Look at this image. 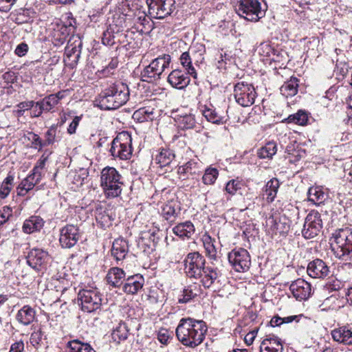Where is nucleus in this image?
Returning <instances> with one entry per match:
<instances>
[{"label": "nucleus", "instance_id": "1", "mask_svg": "<svg viewBox=\"0 0 352 352\" xmlns=\"http://www.w3.org/2000/svg\"><path fill=\"white\" fill-rule=\"evenodd\" d=\"M208 327L202 320L182 318L175 329L178 340L184 346L195 348L204 340Z\"/></svg>", "mask_w": 352, "mask_h": 352}, {"label": "nucleus", "instance_id": "2", "mask_svg": "<svg viewBox=\"0 0 352 352\" xmlns=\"http://www.w3.org/2000/svg\"><path fill=\"white\" fill-rule=\"evenodd\" d=\"M129 89L126 84L116 81L111 83L96 98V105L103 110L116 109L129 100Z\"/></svg>", "mask_w": 352, "mask_h": 352}, {"label": "nucleus", "instance_id": "3", "mask_svg": "<svg viewBox=\"0 0 352 352\" xmlns=\"http://www.w3.org/2000/svg\"><path fill=\"white\" fill-rule=\"evenodd\" d=\"M332 250L336 257L342 261L352 260V228L337 229L332 234Z\"/></svg>", "mask_w": 352, "mask_h": 352}, {"label": "nucleus", "instance_id": "4", "mask_svg": "<svg viewBox=\"0 0 352 352\" xmlns=\"http://www.w3.org/2000/svg\"><path fill=\"white\" fill-rule=\"evenodd\" d=\"M122 175L113 167L107 166L100 173V186L105 196L116 198L121 195L123 182Z\"/></svg>", "mask_w": 352, "mask_h": 352}, {"label": "nucleus", "instance_id": "5", "mask_svg": "<svg viewBox=\"0 0 352 352\" xmlns=\"http://www.w3.org/2000/svg\"><path fill=\"white\" fill-rule=\"evenodd\" d=\"M170 60L169 54H164L153 59L141 72V80L148 83H153L160 80L164 70L168 67Z\"/></svg>", "mask_w": 352, "mask_h": 352}, {"label": "nucleus", "instance_id": "6", "mask_svg": "<svg viewBox=\"0 0 352 352\" xmlns=\"http://www.w3.org/2000/svg\"><path fill=\"white\" fill-rule=\"evenodd\" d=\"M109 152L114 159L129 160L133 154L131 135L126 131L119 133L111 142Z\"/></svg>", "mask_w": 352, "mask_h": 352}, {"label": "nucleus", "instance_id": "7", "mask_svg": "<svg viewBox=\"0 0 352 352\" xmlns=\"http://www.w3.org/2000/svg\"><path fill=\"white\" fill-rule=\"evenodd\" d=\"M78 300L83 311L91 313L99 309L102 305V294L97 288H84L79 291Z\"/></svg>", "mask_w": 352, "mask_h": 352}, {"label": "nucleus", "instance_id": "8", "mask_svg": "<svg viewBox=\"0 0 352 352\" xmlns=\"http://www.w3.org/2000/svg\"><path fill=\"white\" fill-rule=\"evenodd\" d=\"M236 11L240 16L250 21H258L264 16L258 0H239Z\"/></svg>", "mask_w": 352, "mask_h": 352}, {"label": "nucleus", "instance_id": "9", "mask_svg": "<svg viewBox=\"0 0 352 352\" xmlns=\"http://www.w3.org/2000/svg\"><path fill=\"white\" fill-rule=\"evenodd\" d=\"M184 263L186 275L189 278L198 279L206 267V259L199 252H193L187 254Z\"/></svg>", "mask_w": 352, "mask_h": 352}, {"label": "nucleus", "instance_id": "10", "mask_svg": "<svg viewBox=\"0 0 352 352\" xmlns=\"http://www.w3.org/2000/svg\"><path fill=\"white\" fill-rule=\"evenodd\" d=\"M151 17L163 19L170 16L175 8V0H146Z\"/></svg>", "mask_w": 352, "mask_h": 352}, {"label": "nucleus", "instance_id": "11", "mask_svg": "<svg viewBox=\"0 0 352 352\" xmlns=\"http://www.w3.org/2000/svg\"><path fill=\"white\" fill-rule=\"evenodd\" d=\"M256 93L254 86L245 82L236 83L234 88L236 102L242 107H250L254 103Z\"/></svg>", "mask_w": 352, "mask_h": 352}, {"label": "nucleus", "instance_id": "12", "mask_svg": "<svg viewBox=\"0 0 352 352\" xmlns=\"http://www.w3.org/2000/svg\"><path fill=\"white\" fill-rule=\"evenodd\" d=\"M228 259L232 268L237 272H245L251 265L250 255L247 250L242 248L230 252Z\"/></svg>", "mask_w": 352, "mask_h": 352}, {"label": "nucleus", "instance_id": "13", "mask_svg": "<svg viewBox=\"0 0 352 352\" xmlns=\"http://www.w3.org/2000/svg\"><path fill=\"white\" fill-rule=\"evenodd\" d=\"M322 228V220L320 214L316 210H311L306 217L302 235L305 239H309L316 236Z\"/></svg>", "mask_w": 352, "mask_h": 352}, {"label": "nucleus", "instance_id": "14", "mask_svg": "<svg viewBox=\"0 0 352 352\" xmlns=\"http://www.w3.org/2000/svg\"><path fill=\"white\" fill-rule=\"evenodd\" d=\"M80 237L79 228L73 224H67L60 230L59 242L62 248H71L77 243Z\"/></svg>", "mask_w": 352, "mask_h": 352}, {"label": "nucleus", "instance_id": "15", "mask_svg": "<svg viewBox=\"0 0 352 352\" xmlns=\"http://www.w3.org/2000/svg\"><path fill=\"white\" fill-rule=\"evenodd\" d=\"M289 289L294 297L298 300H307L311 293V284L302 278L294 281L291 284Z\"/></svg>", "mask_w": 352, "mask_h": 352}, {"label": "nucleus", "instance_id": "16", "mask_svg": "<svg viewBox=\"0 0 352 352\" xmlns=\"http://www.w3.org/2000/svg\"><path fill=\"white\" fill-rule=\"evenodd\" d=\"M307 272L309 276L314 278H324L330 273L329 267L320 258H316L309 262L307 265Z\"/></svg>", "mask_w": 352, "mask_h": 352}, {"label": "nucleus", "instance_id": "17", "mask_svg": "<svg viewBox=\"0 0 352 352\" xmlns=\"http://www.w3.org/2000/svg\"><path fill=\"white\" fill-rule=\"evenodd\" d=\"M189 75L188 72H184L181 69H174L169 74L167 80L173 87L184 89L190 82Z\"/></svg>", "mask_w": 352, "mask_h": 352}, {"label": "nucleus", "instance_id": "18", "mask_svg": "<svg viewBox=\"0 0 352 352\" xmlns=\"http://www.w3.org/2000/svg\"><path fill=\"white\" fill-rule=\"evenodd\" d=\"M48 256L47 252L42 249L34 248L28 254L27 263L32 268L39 270L41 267L47 263Z\"/></svg>", "mask_w": 352, "mask_h": 352}, {"label": "nucleus", "instance_id": "19", "mask_svg": "<svg viewBox=\"0 0 352 352\" xmlns=\"http://www.w3.org/2000/svg\"><path fill=\"white\" fill-rule=\"evenodd\" d=\"M144 285V277L140 274H136L126 278L122 288L126 294L133 295L141 290Z\"/></svg>", "mask_w": 352, "mask_h": 352}, {"label": "nucleus", "instance_id": "20", "mask_svg": "<svg viewBox=\"0 0 352 352\" xmlns=\"http://www.w3.org/2000/svg\"><path fill=\"white\" fill-rule=\"evenodd\" d=\"M125 279L126 274L124 271L117 267L110 268L106 276L107 283L114 288L122 287Z\"/></svg>", "mask_w": 352, "mask_h": 352}, {"label": "nucleus", "instance_id": "21", "mask_svg": "<svg viewBox=\"0 0 352 352\" xmlns=\"http://www.w3.org/2000/svg\"><path fill=\"white\" fill-rule=\"evenodd\" d=\"M179 214L180 206L177 201L170 200L162 207L161 215L170 223L175 222Z\"/></svg>", "mask_w": 352, "mask_h": 352}, {"label": "nucleus", "instance_id": "22", "mask_svg": "<svg viewBox=\"0 0 352 352\" xmlns=\"http://www.w3.org/2000/svg\"><path fill=\"white\" fill-rule=\"evenodd\" d=\"M82 42L80 41H75L74 43H68L65 47V54L67 61H69L71 67L76 66L79 60L81 54ZM67 61V60H65Z\"/></svg>", "mask_w": 352, "mask_h": 352}, {"label": "nucleus", "instance_id": "23", "mask_svg": "<svg viewBox=\"0 0 352 352\" xmlns=\"http://www.w3.org/2000/svg\"><path fill=\"white\" fill-rule=\"evenodd\" d=\"M201 112L206 119L213 124H223L229 119V116L227 113L225 115L220 114L212 105H204L202 107ZM226 113H228V111Z\"/></svg>", "mask_w": 352, "mask_h": 352}, {"label": "nucleus", "instance_id": "24", "mask_svg": "<svg viewBox=\"0 0 352 352\" xmlns=\"http://www.w3.org/2000/svg\"><path fill=\"white\" fill-rule=\"evenodd\" d=\"M283 346L280 338L274 335L267 336L260 345V352H283Z\"/></svg>", "mask_w": 352, "mask_h": 352}, {"label": "nucleus", "instance_id": "25", "mask_svg": "<svg viewBox=\"0 0 352 352\" xmlns=\"http://www.w3.org/2000/svg\"><path fill=\"white\" fill-rule=\"evenodd\" d=\"M111 252V256L117 262L124 260L129 252L127 241L120 238L115 239Z\"/></svg>", "mask_w": 352, "mask_h": 352}, {"label": "nucleus", "instance_id": "26", "mask_svg": "<svg viewBox=\"0 0 352 352\" xmlns=\"http://www.w3.org/2000/svg\"><path fill=\"white\" fill-rule=\"evenodd\" d=\"M221 276V272L217 267H205L201 273L200 281L205 288H210L214 281Z\"/></svg>", "mask_w": 352, "mask_h": 352}, {"label": "nucleus", "instance_id": "27", "mask_svg": "<svg viewBox=\"0 0 352 352\" xmlns=\"http://www.w3.org/2000/svg\"><path fill=\"white\" fill-rule=\"evenodd\" d=\"M195 232V226L190 221L179 223L173 228V232L182 240L190 239Z\"/></svg>", "mask_w": 352, "mask_h": 352}, {"label": "nucleus", "instance_id": "28", "mask_svg": "<svg viewBox=\"0 0 352 352\" xmlns=\"http://www.w3.org/2000/svg\"><path fill=\"white\" fill-rule=\"evenodd\" d=\"M331 336L334 341L349 346H352V331L343 326L333 329Z\"/></svg>", "mask_w": 352, "mask_h": 352}, {"label": "nucleus", "instance_id": "29", "mask_svg": "<svg viewBox=\"0 0 352 352\" xmlns=\"http://www.w3.org/2000/svg\"><path fill=\"white\" fill-rule=\"evenodd\" d=\"M36 311L29 305H24L16 314V320L23 325L30 324L35 319Z\"/></svg>", "mask_w": 352, "mask_h": 352}, {"label": "nucleus", "instance_id": "30", "mask_svg": "<svg viewBox=\"0 0 352 352\" xmlns=\"http://www.w3.org/2000/svg\"><path fill=\"white\" fill-rule=\"evenodd\" d=\"M280 187L279 181L276 178H273L268 181L263 188V198L266 199L267 203H272L276 197L278 188Z\"/></svg>", "mask_w": 352, "mask_h": 352}, {"label": "nucleus", "instance_id": "31", "mask_svg": "<svg viewBox=\"0 0 352 352\" xmlns=\"http://www.w3.org/2000/svg\"><path fill=\"white\" fill-rule=\"evenodd\" d=\"M155 109L151 107H144L136 110L133 114V118L139 122L152 121L155 116Z\"/></svg>", "mask_w": 352, "mask_h": 352}, {"label": "nucleus", "instance_id": "32", "mask_svg": "<svg viewBox=\"0 0 352 352\" xmlns=\"http://www.w3.org/2000/svg\"><path fill=\"white\" fill-rule=\"evenodd\" d=\"M44 221L43 219L38 216H32L26 219L23 225V230L27 234H32L39 231L43 226Z\"/></svg>", "mask_w": 352, "mask_h": 352}, {"label": "nucleus", "instance_id": "33", "mask_svg": "<svg viewBox=\"0 0 352 352\" xmlns=\"http://www.w3.org/2000/svg\"><path fill=\"white\" fill-rule=\"evenodd\" d=\"M66 348L67 352H96L89 343L83 342L78 339L67 342Z\"/></svg>", "mask_w": 352, "mask_h": 352}, {"label": "nucleus", "instance_id": "34", "mask_svg": "<svg viewBox=\"0 0 352 352\" xmlns=\"http://www.w3.org/2000/svg\"><path fill=\"white\" fill-rule=\"evenodd\" d=\"M299 80L296 77H291L280 87V94L286 98L295 96L298 93Z\"/></svg>", "mask_w": 352, "mask_h": 352}, {"label": "nucleus", "instance_id": "35", "mask_svg": "<svg viewBox=\"0 0 352 352\" xmlns=\"http://www.w3.org/2000/svg\"><path fill=\"white\" fill-rule=\"evenodd\" d=\"M307 195L309 201L318 206L323 204L327 198V194L323 191L321 186L309 188Z\"/></svg>", "mask_w": 352, "mask_h": 352}, {"label": "nucleus", "instance_id": "36", "mask_svg": "<svg viewBox=\"0 0 352 352\" xmlns=\"http://www.w3.org/2000/svg\"><path fill=\"white\" fill-rule=\"evenodd\" d=\"M56 100V97L51 94L41 101L35 102V108L38 107V111L37 113H34V116H40L43 111H50L58 104Z\"/></svg>", "mask_w": 352, "mask_h": 352}, {"label": "nucleus", "instance_id": "37", "mask_svg": "<svg viewBox=\"0 0 352 352\" xmlns=\"http://www.w3.org/2000/svg\"><path fill=\"white\" fill-rule=\"evenodd\" d=\"M200 286L197 284L188 285L183 290V294L178 298L179 303H187L198 295Z\"/></svg>", "mask_w": 352, "mask_h": 352}, {"label": "nucleus", "instance_id": "38", "mask_svg": "<svg viewBox=\"0 0 352 352\" xmlns=\"http://www.w3.org/2000/svg\"><path fill=\"white\" fill-rule=\"evenodd\" d=\"M276 152V144L274 142H269L257 151V155L261 159H271Z\"/></svg>", "mask_w": 352, "mask_h": 352}, {"label": "nucleus", "instance_id": "39", "mask_svg": "<svg viewBox=\"0 0 352 352\" xmlns=\"http://www.w3.org/2000/svg\"><path fill=\"white\" fill-rule=\"evenodd\" d=\"M175 158V154L173 151L166 148H162L155 157L156 163L160 166L164 167L169 165Z\"/></svg>", "mask_w": 352, "mask_h": 352}, {"label": "nucleus", "instance_id": "40", "mask_svg": "<svg viewBox=\"0 0 352 352\" xmlns=\"http://www.w3.org/2000/svg\"><path fill=\"white\" fill-rule=\"evenodd\" d=\"M128 333L129 330L126 324L120 322L113 329L111 337L114 342L120 343L127 338Z\"/></svg>", "mask_w": 352, "mask_h": 352}, {"label": "nucleus", "instance_id": "41", "mask_svg": "<svg viewBox=\"0 0 352 352\" xmlns=\"http://www.w3.org/2000/svg\"><path fill=\"white\" fill-rule=\"evenodd\" d=\"M179 60L181 65L186 69L188 74H189L194 78H197V72L195 67L192 65V60L189 55V52H183L180 56Z\"/></svg>", "mask_w": 352, "mask_h": 352}, {"label": "nucleus", "instance_id": "42", "mask_svg": "<svg viewBox=\"0 0 352 352\" xmlns=\"http://www.w3.org/2000/svg\"><path fill=\"white\" fill-rule=\"evenodd\" d=\"M304 317L303 315H298V316H289L284 318H281L278 316H274L271 319L270 323L272 327H278L284 323H290L293 321L298 322L300 318Z\"/></svg>", "mask_w": 352, "mask_h": 352}, {"label": "nucleus", "instance_id": "43", "mask_svg": "<svg viewBox=\"0 0 352 352\" xmlns=\"http://www.w3.org/2000/svg\"><path fill=\"white\" fill-rule=\"evenodd\" d=\"M177 122L179 126L184 129H192L195 126V119L191 113L185 115H179Z\"/></svg>", "mask_w": 352, "mask_h": 352}, {"label": "nucleus", "instance_id": "44", "mask_svg": "<svg viewBox=\"0 0 352 352\" xmlns=\"http://www.w3.org/2000/svg\"><path fill=\"white\" fill-rule=\"evenodd\" d=\"M219 176V170L212 167H208L205 170L202 177V182L206 185H212Z\"/></svg>", "mask_w": 352, "mask_h": 352}, {"label": "nucleus", "instance_id": "45", "mask_svg": "<svg viewBox=\"0 0 352 352\" xmlns=\"http://www.w3.org/2000/svg\"><path fill=\"white\" fill-rule=\"evenodd\" d=\"M14 176L8 175L1 184L0 188V197L6 198L13 187Z\"/></svg>", "mask_w": 352, "mask_h": 352}, {"label": "nucleus", "instance_id": "46", "mask_svg": "<svg viewBox=\"0 0 352 352\" xmlns=\"http://www.w3.org/2000/svg\"><path fill=\"white\" fill-rule=\"evenodd\" d=\"M307 120V115L302 111H298L296 113L290 115L285 119L288 123H295L299 125L306 124Z\"/></svg>", "mask_w": 352, "mask_h": 352}, {"label": "nucleus", "instance_id": "47", "mask_svg": "<svg viewBox=\"0 0 352 352\" xmlns=\"http://www.w3.org/2000/svg\"><path fill=\"white\" fill-rule=\"evenodd\" d=\"M204 245L208 258L211 260L216 261L217 252L210 236H206L204 241Z\"/></svg>", "mask_w": 352, "mask_h": 352}, {"label": "nucleus", "instance_id": "48", "mask_svg": "<svg viewBox=\"0 0 352 352\" xmlns=\"http://www.w3.org/2000/svg\"><path fill=\"white\" fill-rule=\"evenodd\" d=\"M56 131H57V126L55 124H53L48 129V130L45 133V139L44 140V144H45L46 146L53 144L55 142L57 141Z\"/></svg>", "mask_w": 352, "mask_h": 352}, {"label": "nucleus", "instance_id": "49", "mask_svg": "<svg viewBox=\"0 0 352 352\" xmlns=\"http://www.w3.org/2000/svg\"><path fill=\"white\" fill-rule=\"evenodd\" d=\"M258 53L264 57H270L275 53V50L267 42H263L258 47Z\"/></svg>", "mask_w": 352, "mask_h": 352}, {"label": "nucleus", "instance_id": "50", "mask_svg": "<svg viewBox=\"0 0 352 352\" xmlns=\"http://www.w3.org/2000/svg\"><path fill=\"white\" fill-rule=\"evenodd\" d=\"M242 184L240 181L236 179L230 180L225 188L226 191L230 195H234L236 191L241 189Z\"/></svg>", "mask_w": 352, "mask_h": 352}, {"label": "nucleus", "instance_id": "51", "mask_svg": "<svg viewBox=\"0 0 352 352\" xmlns=\"http://www.w3.org/2000/svg\"><path fill=\"white\" fill-rule=\"evenodd\" d=\"M35 104L33 100L21 102L17 104L18 109L15 111L17 117L24 114L25 111L32 109Z\"/></svg>", "mask_w": 352, "mask_h": 352}, {"label": "nucleus", "instance_id": "52", "mask_svg": "<svg viewBox=\"0 0 352 352\" xmlns=\"http://www.w3.org/2000/svg\"><path fill=\"white\" fill-rule=\"evenodd\" d=\"M41 179V177L40 175H36L34 173H32L22 182H27L25 183V186L28 188V190H30L34 187L36 184H37L40 182Z\"/></svg>", "mask_w": 352, "mask_h": 352}, {"label": "nucleus", "instance_id": "53", "mask_svg": "<svg viewBox=\"0 0 352 352\" xmlns=\"http://www.w3.org/2000/svg\"><path fill=\"white\" fill-rule=\"evenodd\" d=\"M47 160V157L44 156L43 155L41 157V158L37 161L36 165L33 168L32 173H34L36 175H40L41 176V170L44 168Z\"/></svg>", "mask_w": 352, "mask_h": 352}, {"label": "nucleus", "instance_id": "54", "mask_svg": "<svg viewBox=\"0 0 352 352\" xmlns=\"http://www.w3.org/2000/svg\"><path fill=\"white\" fill-rule=\"evenodd\" d=\"M171 338L170 334L168 329H161L157 333V339L162 344H167L169 340Z\"/></svg>", "mask_w": 352, "mask_h": 352}, {"label": "nucleus", "instance_id": "55", "mask_svg": "<svg viewBox=\"0 0 352 352\" xmlns=\"http://www.w3.org/2000/svg\"><path fill=\"white\" fill-rule=\"evenodd\" d=\"M114 38L115 36L113 34V33L107 30V31L103 32L102 37V43L104 45L112 46L115 44Z\"/></svg>", "mask_w": 352, "mask_h": 352}, {"label": "nucleus", "instance_id": "56", "mask_svg": "<svg viewBox=\"0 0 352 352\" xmlns=\"http://www.w3.org/2000/svg\"><path fill=\"white\" fill-rule=\"evenodd\" d=\"M32 135V147L34 148H38L41 150L43 147L46 146L44 144V141H43L41 138L35 133H31Z\"/></svg>", "mask_w": 352, "mask_h": 352}, {"label": "nucleus", "instance_id": "57", "mask_svg": "<svg viewBox=\"0 0 352 352\" xmlns=\"http://www.w3.org/2000/svg\"><path fill=\"white\" fill-rule=\"evenodd\" d=\"M349 71V65L344 62H340L336 64L335 72L344 77Z\"/></svg>", "mask_w": 352, "mask_h": 352}, {"label": "nucleus", "instance_id": "58", "mask_svg": "<svg viewBox=\"0 0 352 352\" xmlns=\"http://www.w3.org/2000/svg\"><path fill=\"white\" fill-rule=\"evenodd\" d=\"M81 118L80 116H75L73 119L72 122L69 125L67 128V133L70 135L74 134L76 133V129L79 124L80 120Z\"/></svg>", "mask_w": 352, "mask_h": 352}, {"label": "nucleus", "instance_id": "59", "mask_svg": "<svg viewBox=\"0 0 352 352\" xmlns=\"http://www.w3.org/2000/svg\"><path fill=\"white\" fill-rule=\"evenodd\" d=\"M28 45L25 43H21L19 45H18L15 49V54L22 57L26 54V53L28 51Z\"/></svg>", "mask_w": 352, "mask_h": 352}, {"label": "nucleus", "instance_id": "60", "mask_svg": "<svg viewBox=\"0 0 352 352\" xmlns=\"http://www.w3.org/2000/svg\"><path fill=\"white\" fill-rule=\"evenodd\" d=\"M274 229L277 232L285 233L288 231L289 226H286L285 223H283L281 220H279L278 222L274 221Z\"/></svg>", "mask_w": 352, "mask_h": 352}, {"label": "nucleus", "instance_id": "61", "mask_svg": "<svg viewBox=\"0 0 352 352\" xmlns=\"http://www.w3.org/2000/svg\"><path fill=\"white\" fill-rule=\"evenodd\" d=\"M24 350V343L23 341H18L13 343L9 352H23Z\"/></svg>", "mask_w": 352, "mask_h": 352}, {"label": "nucleus", "instance_id": "62", "mask_svg": "<svg viewBox=\"0 0 352 352\" xmlns=\"http://www.w3.org/2000/svg\"><path fill=\"white\" fill-rule=\"evenodd\" d=\"M302 153L304 152L298 150V151H295V153H291L289 156H287L286 157L288 158V160L290 163H296L301 159L302 156Z\"/></svg>", "mask_w": 352, "mask_h": 352}, {"label": "nucleus", "instance_id": "63", "mask_svg": "<svg viewBox=\"0 0 352 352\" xmlns=\"http://www.w3.org/2000/svg\"><path fill=\"white\" fill-rule=\"evenodd\" d=\"M11 210L10 208L7 207L6 208H3V212H0V226L3 225L5 222H6L9 217L10 216Z\"/></svg>", "mask_w": 352, "mask_h": 352}, {"label": "nucleus", "instance_id": "64", "mask_svg": "<svg viewBox=\"0 0 352 352\" xmlns=\"http://www.w3.org/2000/svg\"><path fill=\"white\" fill-rule=\"evenodd\" d=\"M118 58H112L109 65L102 70L104 74H109L110 72L118 67Z\"/></svg>", "mask_w": 352, "mask_h": 352}]
</instances>
